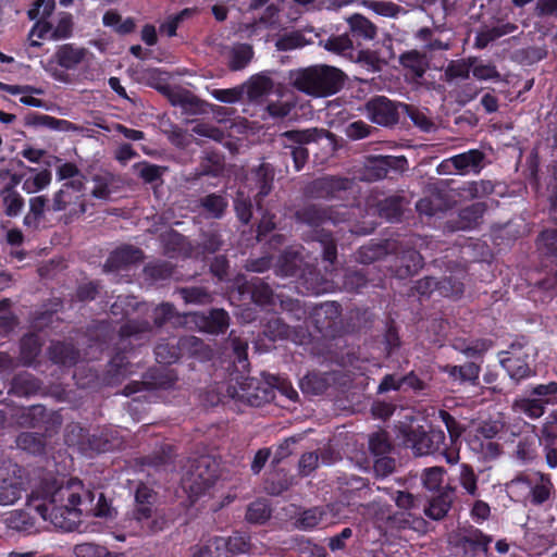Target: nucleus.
<instances>
[{"instance_id":"nucleus-12","label":"nucleus","mask_w":557,"mask_h":557,"mask_svg":"<svg viewBox=\"0 0 557 557\" xmlns=\"http://www.w3.org/2000/svg\"><path fill=\"white\" fill-rule=\"evenodd\" d=\"M453 542L461 547L466 554L475 555L485 552L490 540L485 537L478 529L472 527L459 529Z\"/></svg>"},{"instance_id":"nucleus-30","label":"nucleus","mask_w":557,"mask_h":557,"mask_svg":"<svg viewBox=\"0 0 557 557\" xmlns=\"http://www.w3.org/2000/svg\"><path fill=\"white\" fill-rule=\"evenodd\" d=\"M272 81L265 75L252 76L247 84V95L251 100H257L271 91Z\"/></svg>"},{"instance_id":"nucleus-8","label":"nucleus","mask_w":557,"mask_h":557,"mask_svg":"<svg viewBox=\"0 0 557 557\" xmlns=\"http://www.w3.org/2000/svg\"><path fill=\"white\" fill-rule=\"evenodd\" d=\"M136 509L134 511L135 519L141 523L143 528L151 531H158L163 529L165 523L162 517H157L152 511V503L154 495L151 488L146 485H139L135 494Z\"/></svg>"},{"instance_id":"nucleus-27","label":"nucleus","mask_w":557,"mask_h":557,"mask_svg":"<svg viewBox=\"0 0 557 557\" xmlns=\"http://www.w3.org/2000/svg\"><path fill=\"white\" fill-rule=\"evenodd\" d=\"M351 182L346 178L323 177L314 182V186L322 197H333L337 191L349 188Z\"/></svg>"},{"instance_id":"nucleus-42","label":"nucleus","mask_w":557,"mask_h":557,"mask_svg":"<svg viewBox=\"0 0 557 557\" xmlns=\"http://www.w3.org/2000/svg\"><path fill=\"white\" fill-rule=\"evenodd\" d=\"M277 14H278L277 7H275L274 4H271L265 9L264 13L258 21H256L251 24L245 25V30L248 33L249 36H251L257 32V29L261 25L267 28L271 27L272 25H274L276 23Z\"/></svg>"},{"instance_id":"nucleus-52","label":"nucleus","mask_w":557,"mask_h":557,"mask_svg":"<svg viewBox=\"0 0 557 557\" xmlns=\"http://www.w3.org/2000/svg\"><path fill=\"white\" fill-rule=\"evenodd\" d=\"M472 74L479 81L499 79L500 75L496 67L490 63L478 62L473 58Z\"/></svg>"},{"instance_id":"nucleus-13","label":"nucleus","mask_w":557,"mask_h":557,"mask_svg":"<svg viewBox=\"0 0 557 557\" xmlns=\"http://www.w3.org/2000/svg\"><path fill=\"white\" fill-rule=\"evenodd\" d=\"M369 119L379 125L388 126L397 122L398 114L392 101L377 97L367 104Z\"/></svg>"},{"instance_id":"nucleus-2","label":"nucleus","mask_w":557,"mask_h":557,"mask_svg":"<svg viewBox=\"0 0 557 557\" xmlns=\"http://www.w3.org/2000/svg\"><path fill=\"white\" fill-rule=\"evenodd\" d=\"M292 82L300 91L314 97H325L342 88L344 74L333 66L315 65L295 72Z\"/></svg>"},{"instance_id":"nucleus-60","label":"nucleus","mask_w":557,"mask_h":557,"mask_svg":"<svg viewBox=\"0 0 557 557\" xmlns=\"http://www.w3.org/2000/svg\"><path fill=\"white\" fill-rule=\"evenodd\" d=\"M235 210L239 220L244 223H248L251 218V203L248 198L245 197L244 190H239L237 198L235 199Z\"/></svg>"},{"instance_id":"nucleus-32","label":"nucleus","mask_w":557,"mask_h":557,"mask_svg":"<svg viewBox=\"0 0 557 557\" xmlns=\"http://www.w3.org/2000/svg\"><path fill=\"white\" fill-rule=\"evenodd\" d=\"M502 364L508 372L510 377L515 380H522L531 375L532 371L529 364L519 358L507 357L502 359Z\"/></svg>"},{"instance_id":"nucleus-22","label":"nucleus","mask_w":557,"mask_h":557,"mask_svg":"<svg viewBox=\"0 0 557 557\" xmlns=\"http://www.w3.org/2000/svg\"><path fill=\"white\" fill-rule=\"evenodd\" d=\"M506 488L508 495L513 500L529 502L531 496V474L517 476L507 484Z\"/></svg>"},{"instance_id":"nucleus-46","label":"nucleus","mask_w":557,"mask_h":557,"mask_svg":"<svg viewBox=\"0 0 557 557\" xmlns=\"http://www.w3.org/2000/svg\"><path fill=\"white\" fill-rule=\"evenodd\" d=\"M515 408L532 419L540 418L544 413V404L540 398L517 400Z\"/></svg>"},{"instance_id":"nucleus-17","label":"nucleus","mask_w":557,"mask_h":557,"mask_svg":"<svg viewBox=\"0 0 557 557\" xmlns=\"http://www.w3.org/2000/svg\"><path fill=\"white\" fill-rule=\"evenodd\" d=\"M21 180L22 177L12 175L10 185L2 190L3 211L9 216H16L20 214L24 206L23 197L14 189Z\"/></svg>"},{"instance_id":"nucleus-19","label":"nucleus","mask_w":557,"mask_h":557,"mask_svg":"<svg viewBox=\"0 0 557 557\" xmlns=\"http://www.w3.org/2000/svg\"><path fill=\"white\" fill-rule=\"evenodd\" d=\"M213 545L215 550L220 552V554L225 557L246 553L248 549V543L245 536L239 534L230 537H215L213 539Z\"/></svg>"},{"instance_id":"nucleus-43","label":"nucleus","mask_w":557,"mask_h":557,"mask_svg":"<svg viewBox=\"0 0 557 557\" xmlns=\"http://www.w3.org/2000/svg\"><path fill=\"white\" fill-rule=\"evenodd\" d=\"M51 358L59 363L72 364L76 361L77 356L74 349L62 343L54 344L50 349Z\"/></svg>"},{"instance_id":"nucleus-56","label":"nucleus","mask_w":557,"mask_h":557,"mask_svg":"<svg viewBox=\"0 0 557 557\" xmlns=\"http://www.w3.org/2000/svg\"><path fill=\"white\" fill-rule=\"evenodd\" d=\"M247 519L251 522H262L270 517V509L262 500L252 503L247 510Z\"/></svg>"},{"instance_id":"nucleus-20","label":"nucleus","mask_w":557,"mask_h":557,"mask_svg":"<svg viewBox=\"0 0 557 557\" xmlns=\"http://www.w3.org/2000/svg\"><path fill=\"white\" fill-rule=\"evenodd\" d=\"M143 252L132 246H125L116 249L109 258L108 264L112 268L119 269L131 265L140 261Z\"/></svg>"},{"instance_id":"nucleus-55","label":"nucleus","mask_w":557,"mask_h":557,"mask_svg":"<svg viewBox=\"0 0 557 557\" xmlns=\"http://www.w3.org/2000/svg\"><path fill=\"white\" fill-rule=\"evenodd\" d=\"M516 454L523 462L533 460L536 456L535 438L524 437L521 440L517 445Z\"/></svg>"},{"instance_id":"nucleus-53","label":"nucleus","mask_w":557,"mask_h":557,"mask_svg":"<svg viewBox=\"0 0 557 557\" xmlns=\"http://www.w3.org/2000/svg\"><path fill=\"white\" fill-rule=\"evenodd\" d=\"M532 394L542 399L544 405L557 404V383L541 384L533 388Z\"/></svg>"},{"instance_id":"nucleus-5","label":"nucleus","mask_w":557,"mask_h":557,"mask_svg":"<svg viewBox=\"0 0 557 557\" xmlns=\"http://www.w3.org/2000/svg\"><path fill=\"white\" fill-rule=\"evenodd\" d=\"M51 210L64 212L67 219H73L86 212V196L84 193V181L76 178L64 183L53 194Z\"/></svg>"},{"instance_id":"nucleus-35","label":"nucleus","mask_w":557,"mask_h":557,"mask_svg":"<svg viewBox=\"0 0 557 557\" xmlns=\"http://www.w3.org/2000/svg\"><path fill=\"white\" fill-rule=\"evenodd\" d=\"M472 66L473 58L451 61L445 70V76L449 81L455 78L466 79L469 77Z\"/></svg>"},{"instance_id":"nucleus-37","label":"nucleus","mask_w":557,"mask_h":557,"mask_svg":"<svg viewBox=\"0 0 557 557\" xmlns=\"http://www.w3.org/2000/svg\"><path fill=\"white\" fill-rule=\"evenodd\" d=\"M178 348L181 355L188 354L191 356L208 357L209 350L203 343L196 336H186L180 339Z\"/></svg>"},{"instance_id":"nucleus-40","label":"nucleus","mask_w":557,"mask_h":557,"mask_svg":"<svg viewBox=\"0 0 557 557\" xmlns=\"http://www.w3.org/2000/svg\"><path fill=\"white\" fill-rule=\"evenodd\" d=\"M30 509L27 508V511H14L11 513L9 518V522L11 528L23 531V532H33L36 530L35 519L30 517Z\"/></svg>"},{"instance_id":"nucleus-34","label":"nucleus","mask_w":557,"mask_h":557,"mask_svg":"<svg viewBox=\"0 0 557 557\" xmlns=\"http://www.w3.org/2000/svg\"><path fill=\"white\" fill-rule=\"evenodd\" d=\"M445 371L455 380L474 382L479 377L480 369L476 364L470 362L463 366H447Z\"/></svg>"},{"instance_id":"nucleus-62","label":"nucleus","mask_w":557,"mask_h":557,"mask_svg":"<svg viewBox=\"0 0 557 557\" xmlns=\"http://www.w3.org/2000/svg\"><path fill=\"white\" fill-rule=\"evenodd\" d=\"M507 32L500 27L487 28L480 32L475 38V46L478 48H485L491 41L502 37Z\"/></svg>"},{"instance_id":"nucleus-18","label":"nucleus","mask_w":557,"mask_h":557,"mask_svg":"<svg viewBox=\"0 0 557 557\" xmlns=\"http://www.w3.org/2000/svg\"><path fill=\"white\" fill-rule=\"evenodd\" d=\"M450 207L449 195L447 193H433L422 198L417 203V210L421 214L434 215L440 211H444Z\"/></svg>"},{"instance_id":"nucleus-64","label":"nucleus","mask_w":557,"mask_h":557,"mask_svg":"<svg viewBox=\"0 0 557 557\" xmlns=\"http://www.w3.org/2000/svg\"><path fill=\"white\" fill-rule=\"evenodd\" d=\"M484 212L483 206L481 203H474L471 207L465 209L461 212V219L467 220V223L463 224V227H472L482 218Z\"/></svg>"},{"instance_id":"nucleus-58","label":"nucleus","mask_w":557,"mask_h":557,"mask_svg":"<svg viewBox=\"0 0 557 557\" xmlns=\"http://www.w3.org/2000/svg\"><path fill=\"white\" fill-rule=\"evenodd\" d=\"M54 5V0H38L28 11V16L30 20H45L52 13Z\"/></svg>"},{"instance_id":"nucleus-3","label":"nucleus","mask_w":557,"mask_h":557,"mask_svg":"<svg viewBox=\"0 0 557 557\" xmlns=\"http://www.w3.org/2000/svg\"><path fill=\"white\" fill-rule=\"evenodd\" d=\"M218 478V462L210 456L190 459L183 468L181 486L190 500L203 495Z\"/></svg>"},{"instance_id":"nucleus-23","label":"nucleus","mask_w":557,"mask_h":557,"mask_svg":"<svg viewBox=\"0 0 557 557\" xmlns=\"http://www.w3.org/2000/svg\"><path fill=\"white\" fill-rule=\"evenodd\" d=\"M483 153L478 149H471L467 152L457 154L448 159L446 162H450L459 171L476 170L483 160Z\"/></svg>"},{"instance_id":"nucleus-24","label":"nucleus","mask_w":557,"mask_h":557,"mask_svg":"<svg viewBox=\"0 0 557 557\" xmlns=\"http://www.w3.org/2000/svg\"><path fill=\"white\" fill-rule=\"evenodd\" d=\"M252 57L253 50L250 45L237 44L230 51L228 65L233 71L242 70L251 61Z\"/></svg>"},{"instance_id":"nucleus-7","label":"nucleus","mask_w":557,"mask_h":557,"mask_svg":"<svg viewBox=\"0 0 557 557\" xmlns=\"http://www.w3.org/2000/svg\"><path fill=\"white\" fill-rule=\"evenodd\" d=\"M403 444L413 450L414 455L423 456L440 451L445 445V433L442 430L425 432L422 428L408 426L400 431Z\"/></svg>"},{"instance_id":"nucleus-38","label":"nucleus","mask_w":557,"mask_h":557,"mask_svg":"<svg viewBox=\"0 0 557 557\" xmlns=\"http://www.w3.org/2000/svg\"><path fill=\"white\" fill-rule=\"evenodd\" d=\"M539 251L546 256L557 257V230L544 231L537 239Z\"/></svg>"},{"instance_id":"nucleus-63","label":"nucleus","mask_w":557,"mask_h":557,"mask_svg":"<svg viewBox=\"0 0 557 557\" xmlns=\"http://www.w3.org/2000/svg\"><path fill=\"white\" fill-rule=\"evenodd\" d=\"M72 32V17L70 14H62L58 25L52 29L51 37L53 39L67 38Z\"/></svg>"},{"instance_id":"nucleus-49","label":"nucleus","mask_w":557,"mask_h":557,"mask_svg":"<svg viewBox=\"0 0 557 557\" xmlns=\"http://www.w3.org/2000/svg\"><path fill=\"white\" fill-rule=\"evenodd\" d=\"M40 350L38 337L34 334L25 336L21 345L22 359L25 363H32Z\"/></svg>"},{"instance_id":"nucleus-39","label":"nucleus","mask_w":557,"mask_h":557,"mask_svg":"<svg viewBox=\"0 0 557 557\" xmlns=\"http://www.w3.org/2000/svg\"><path fill=\"white\" fill-rule=\"evenodd\" d=\"M459 484L466 493L472 497L479 496L478 492V476L473 469L468 465L460 466Z\"/></svg>"},{"instance_id":"nucleus-16","label":"nucleus","mask_w":557,"mask_h":557,"mask_svg":"<svg viewBox=\"0 0 557 557\" xmlns=\"http://www.w3.org/2000/svg\"><path fill=\"white\" fill-rule=\"evenodd\" d=\"M554 492V485L549 475L534 472L531 473V496L529 502L534 505H540L548 500Z\"/></svg>"},{"instance_id":"nucleus-14","label":"nucleus","mask_w":557,"mask_h":557,"mask_svg":"<svg viewBox=\"0 0 557 557\" xmlns=\"http://www.w3.org/2000/svg\"><path fill=\"white\" fill-rule=\"evenodd\" d=\"M404 157L379 156L370 158L366 165L367 180H381L386 176L389 169H399L406 163Z\"/></svg>"},{"instance_id":"nucleus-36","label":"nucleus","mask_w":557,"mask_h":557,"mask_svg":"<svg viewBox=\"0 0 557 557\" xmlns=\"http://www.w3.org/2000/svg\"><path fill=\"white\" fill-rule=\"evenodd\" d=\"M73 554L75 557H119V555L110 553L106 547L95 543L77 544L73 548Z\"/></svg>"},{"instance_id":"nucleus-45","label":"nucleus","mask_w":557,"mask_h":557,"mask_svg":"<svg viewBox=\"0 0 557 557\" xmlns=\"http://www.w3.org/2000/svg\"><path fill=\"white\" fill-rule=\"evenodd\" d=\"M16 445L32 454H39L44 449V441L41 436L34 433H22L17 440Z\"/></svg>"},{"instance_id":"nucleus-47","label":"nucleus","mask_w":557,"mask_h":557,"mask_svg":"<svg viewBox=\"0 0 557 557\" xmlns=\"http://www.w3.org/2000/svg\"><path fill=\"white\" fill-rule=\"evenodd\" d=\"M226 205L225 199L219 195H209L201 200L202 208L211 218H220Z\"/></svg>"},{"instance_id":"nucleus-11","label":"nucleus","mask_w":557,"mask_h":557,"mask_svg":"<svg viewBox=\"0 0 557 557\" xmlns=\"http://www.w3.org/2000/svg\"><path fill=\"white\" fill-rule=\"evenodd\" d=\"M185 319L186 323H194L199 331L210 334L223 333L228 327V314L222 309L211 310L209 314H187Z\"/></svg>"},{"instance_id":"nucleus-29","label":"nucleus","mask_w":557,"mask_h":557,"mask_svg":"<svg viewBox=\"0 0 557 557\" xmlns=\"http://www.w3.org/2000/svg\"><path fill=\"white\" fill-rule=\"evenodd\" d=\"M451 505V492H445L431 499L425 515L434 520L442 519Z\"/></svg>"},{"instance_id":"nucleus-33","label":"nucleus","mask_w":557,"mask_h":557,"mask_svg":"<svg viewBox=\"0 0 557 557\" xmlns=\"http://www.w3.org/2000/svg\"><path fill=\"white\" fill-rule=\"evenodd\" d=\"M309 44L304 36V34L299 30L286 33L282 35L275 42V47L280 51H288L294 49H299Z\"/></svg>"},{"instance_id":"nucleus-10","label":"nucleus","mask_w":557,"mask_h":557,"mask_svg":"<svg viewBox=\"0 0 557 557\" xmlns=\"http://www.w3.org/2000/svg\"><path fill=\"white\" fill-rule=\"evenodd\" d=\"M24 491L21 470L16 465L0 469V506L13 505Z\"/></svg>"},{"instance_id":"nucleus-44","label":"nucleus","mask_w":557,"mask_h":557,"mask_svg":"<svg viewBox=\"0 0 557 557\" xmlns=\"http://www.w3.org/2000/svg\"><path fill=\"white\" fill-rule=\"evenodd\" d=\"M320 45L327 51L343 53L352 48V42L347 34L332 36L325 40H321Z\"/></svg>"},{"instance_id":"nucleus-41","label":"nucleus","mask_w":557,"mask_h":557,"mask_svg":"<svg viewBox=\"0 0 557 557\" xmlns=\"http://www.w3.org/2000/svg\"><path fill=\"white\" fill-rule=\"evenodd\" d=\"M253 175L258 183V196H267L271 191V183L273 181L271 166L269 164H261Z\"/></svg>"},{"instance_id":"nucleus-15","label":"nucleus","mask_w":557,"mask_h":557,"mask_svg":"<svg viewBox=\"0 0 557 557\" xmlns=\"http://www.w3.org/2000/svg\"><path fill=\"white\" fill-rule=\"evenodd\" d=\"M335 509L336 511L332 515L331 518L327 517V511H324L320 508L306 510L298 519V525L301 529L309 530L317 527H325L327 524L334 523L335 519L347 517L346 515L341 513L339 508H336L335 505L329 508L330 511H334Z\"/></svg>"},{"instance_id":"nucleus-48","label":"nucleus","mask_w":557,"mask_h":557,"mask_svg":"<svg viewBox=\"0 0 557 557\" xmlns=\"http://www.w3.org/2000/svg\"><path fill=\"white\" fill-rule=\"evenodd\" d=\"M94 188L91 190V194L95 198L98 199H108L112 193L111 190V184H112V176L108 173L106 174H99L94 177Z\"/></svg>"},{"instance_id":"nucleus-21","label":"nucleus","mask_w":557,"mask_h":557,"mask_svg":"<svg viewBox=\"0 0 557 557\" xmlns=\"http://www.w3.org/2000/svg\"><path fill=\"white\" fill-rule=\"evenodd\" d=\"M52 180L51 172L48 170H30L29 175L25 176L22 183V189L27 194H35L45 189Z\"/></svg>"},{"instance_id":"nucleus-1","label":"nucleus","mask_w":557,"mask_h":557,"mask_svg":"<svg viewBox=\"0 0 557 557\" xmlns=\"http://www.w3.org/2000/svg\"><path fill=\"white\" fill-rule=\"evenodd\" d=\"M95 493L78 479L44 480L27 499L28 509L63 531H73L83 517H111L112 508L102 494Z\"/></svg>"},{"instance_id":"nucleus-4","label":"nucleus","mask_w":557,"mask_h":557,"mask_svg":"<svg viewBox=\"0 0 557 557\" xmlns=\"http://www.w3.org/2000/svg\"><path fill=\"white\" fill-rule=\"evenodd\" d=\"M298 219L310 227H318L326 223H337L345 220L346 211L325 210L317 206H309L297 214ZM313 239L321 243L323 247V258L331 264L336 259V246L325 228L313 230Z\"/></svg>"},{"instance_id":"nucleus-28","label":"nucleus","mask_w":557,"mask_h":557,"mask_svg":"<svg viewBox=\"0 0 557 557\" xmlns=\"http://www.w3.org/2000/svg\"><path fill=\"white\" fill-rule=\"evenodd\" d=\"M47 207V200L44 196H36L29 199V211L24 218V224L32 227H37L41 220ZM51 209V207H49Z\"/></svg>"},{"instance_id":"nucleus-57","label":"nucleus","mask_w":557,"mask_h":557,"mask_svg":"<svg viewBox=\"0 0 557 557\" xmlns=\"http://www.w3.org/2000/svg\"><path fill=\"white\" fill-rule=\"evenodd\" d=\"M244 88L235 87L228 89H213L211 91V96L221 102L225 103H235L239 101L243 97Z\"/></svg>"},{"instance_id":"nucleus-59","label":"nucleus","mask_w":557,"mask_h":557,"mask_svg":"<svg viewBox=\"0 0 557 557\" xmlns=\"http://www.w3.org/2000/svg\"><path fill=\"white\" fill-rule=\"evenodd\" d=\"M369 446L375 456H383L391 449V444L384 432L373 434L369 440Z\"/></svg>"},{"instance_id":"nucleus-61","label":"nucleus","mask_w":557,"mask_h":557,"mask_svg":"<svg viewBox=\"0 0 557 557\" xmlns=\"http://www.w3.org/2000/svg\"><path fill=\"white\" fill-rule=\"evenodd\" d=\"M401 263L405 270L400 275H411L422 267V258L420 253L414 250L408 251L407 255L401 258Z\"/></svg>"},{"instance_id":"nucleus-31","label":"nucleus","mask_w":557,"mask_h":557,"mask_svg":"<svg viewBox=\"0 0 557 557\" xmlns=\"http://www.w3.org/2000/svg\"><path fill=\"white\" fill-rule=\"evenodd\" d=\"M256 383L257 382L255 379L246 377L243 382L238 383V387L230 385L227 388V394L232 398L247 401L253 406L258 405V403L255 400L257 396L250 392V389L255 387Z\"/></svg>"},{"instance_id":"nucleus-51","label":"nucleus","mask_w":557,"mask_h":557,"mask_svg":"<svg viewBox=\"0 0 557 557\" xmlns=\"http://www.w3.org/2000/svg\"><path fill=\"white\" fill-rule=\"evenodd\" d=\"M156 358L160 363H173L180 356L181 351L178 345L159 344L154 349Z\"/></svg>"},{"instance_id":"nucleus-50","label":"nucleus","mask_w":557,"mask_h":557,"mask_svg":"<svg viewBox=\"0 0 557 557\" xmlns=\"http://www.w3.org/2000/svg\"><path fill=\"white\" fill-rule=\"evenodd\" d=\"M180 294L187 304L206 305L211 301V295L202 287L183 288Z\"/></svg>"},{"instance_id":"nucleus-9","label":"nucleus","mask_w":557,"mask_h":557,"mask_svg":"<svg viewBox=\"0 0 557 557\" xmlns=\"http://www.w3.org/2000/svg\"><path fill=\"white\" fill-rule=\"evenodd\" d=\"M285 138L296 144V146H286L289 149V153L293 157L295 169L299 171L306 163L308 158V150L302 147L304 144L315 141L323 137H327L329 134L324 129L310 128L305 131H290L283 134Z\"/></svg>"},{"instance_id":"nucleus-25","label":"nucleus","mask_w":557,"mask_h":557,"mask_svg":"<svg viewBox=\"0 0 557 557\" xmlns=\"http://www.w3.org/2000/svg\"><path fill=\"white\" fill-rule=\"evenodd\" d=\"M401 64L409 69L417 77H422L429 67V60L425 54L418 50H411L400 57Z\"/></svg>"},{"instance_id":"nucleus-54","label":"nucleus","mask_w":557,"mask_h":557,"mask_svg":"<svg viewBox=\"0 0 557 557\" xmlns=\"http://www.w3.org/2000/svg\"><path fill=\"white\" fill-rule=\"evenodd\" d=\"M444 482V469L433 467L424 470L423 484L430 491L438 490Z\"/></svg>"},{"instance_id":"nucleus-6","label":"nucleus","mask_w":557,"mask_h":557,"mask_svg":"<svg viewBox=\"0 0 557 557\" xmlns=\"http://www.w3.org/2000/svg\"><path fill=\"white\" fill-rule=\"evenodd\" d=\"M87 50L84 48L65 44L58 47L54 54L46 62H42V67L54 79L66 82L67 74L64 70H74L83 62Z\"/></svg>"},{"instance_id":"nucleus-26","label":"nucleus","mask_w":557,"mask_h":557,"mask_svg":"<svg viewBox=\"0 0 557 557\" xmlns=\"http://www.w3.org/2000/svg\"><path fill=\"white\" fill-rule=\"evenodd\" d=\"M351 33L363 39H373L376 35V27L361 14H354L347 18Z\"/></svg>"}]
</instances>
